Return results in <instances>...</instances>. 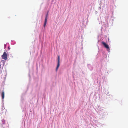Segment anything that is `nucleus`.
<instances>
[{
	"instance_id": "1",
	"label": "nucleus",
	"mask_w": 128,
	"mask_h": 128,
	"mask_svg": "<svg viewBox=\"0 0 128 128\" xmlns=\"http://www.w3.org/2000/svg\"><path fill=\"white\" fill-rule=\"evenodd\" d=\"M102 44L104 46V47L106 48H107V49H108L107 50V51L108 52H110V48L108 44H107L105 42H102Z\"/></svg>"
},
{
	"instance_id": "2",
	"label": "nucleus",
	"mask_w": 128,
	"mask_h": 128,
	"mask_svg": "<svg viewBox=\"0 0 128 128\" xmlns=\"http://www.w3.org/2000/svg\"><path fill=\"white\" fill-rule=\"evenodd\" d=\"M7 53L6 52H4L2 56V59L5 60H6L7 59Z\"/></svg>"
},
{
	"instance_id": "3",
	"label": "nucleus",
	"mask_w": 128,
	"mask_h": 128,
	"mask_svg": "<svg viewBox=\"0 0 128 128\" xmlns=\"http://www.w3.org/2000/svg\"><path fill=\"white\" fill-rule=\"evenodd\" d=\"M58 64L57 66L56 67V70L57 72L58 70L60 65V57L59 56H58Z\"/></svg>"
},
{
	"instance_id": "4",
	"label": "nucleus",
	"mask_w": 128,
	"mask_h": 128,
	"mask_svg": "<svg viewBox=\"0 0 128 128\" xmlns=\"http://www.w3.org/2000/svg\"><path fill=\"white\" fill-rule=\"evenodd\" d=\"M48 12L47 14H46V17L45 19L44 22V27L46 26V24L47 20L48 19Z\"/></svg>"
},
{
	"instance_id": "5",
	"label": "nucleus",
	"mask_w": 128,
	"mask_h": 128,
	"mask_svg": "<svg viewBox=\"0 0 128 128\" xmlns=\"http://www.w3.org/2000/svg\"><path fill=\"white\" fill-rule=\"evenodd\" d=\"M2 98L3 99L4 97V91H3L2 94Z\"/></svg>"
},
{
	"instance_id": "6",
	"label": "nucleus",
	"mask_w": 128,
	"mask_h": 128,
	"mask_svg": "<svg viewBox=\"0 0 128 128\" xmlns=\"http://www.w3.org/2000/svg\"><path fill=\"white\" fill-rule=\"evenodd\" d=\"M8 50H10V48L9 46L8 47Z\"/></svg>"
}]
</instances>
